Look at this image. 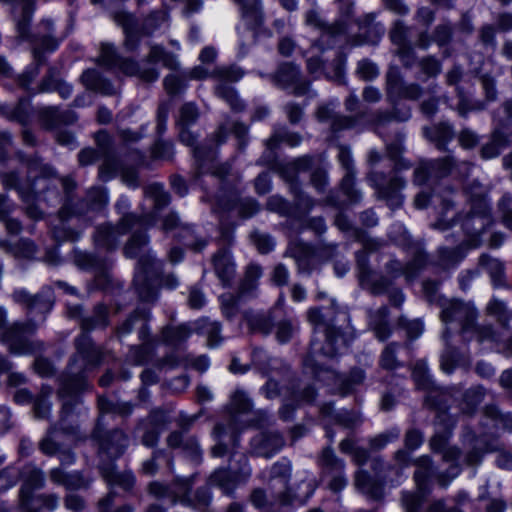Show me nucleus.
Returning <instances> with one entry per match:
<instances>
[{
	"label": "nucleus",
	"mask_w": 512,
	"mask_h": 512,
	"mask_svg": "<svg viewBox=\"0 0 512 512\" xmlns=\"http://www.w3.org/2000/svg\"><path fill=\"white\" fill-rule=\"evenodd\" d=\"M309 323L313 326V336L310 351L305 359V365L311 367L315 377L323 382H332L337 386L341 395L351 393L354 388L363 383L365 372L353 368L348 376H343L330 369H324L318 360L320 356L334 358L342 354L349 346L352 335L348 325L349 315L346 311L338 310L334 302L327 308H310L307 312Z\"/></svg>",
	"instance_id": "1"
},
{
	"label": "nucleus",
	"mask_w": 512,
	"mask_h": 512,
	"mask_svg": "<svg viewBox=\"0 0 512 512\" xmlns=\"http://www.w3.org/2000/svg\"><path fill=\"white\" fill-rule=\"evenodd\" d=\"M18 158L27 167V176L22 179L18 171H0V182L5 189L17 191L20 199L26 204V214L29 218L38 220L43 212L35 204L37 198L44 192L38 187L40 181L57 178L56 170L37 155L18 153Z\"/></svg>",
	"instance_id": "2"
},
{
	"label": "nucleus",
	"mask_w": 512,
	"mask_h": 512,
	"mask_svg": "<svg viewBox=\"0 0 512 512\" xmlns=\"http://www.w3.org/2000/svg\"><path fill=\"white\" fill-rule=\"evenodd\" d=\"M439 307L441 308V320L446 326L442 335L445 340V349L440 356V367L444 373L452 374L457 367L469 366L470 360L448 343L449 330L456 329L463 337H466L474 327L477 311L470 302L460 299H440Z\"/></svg>",
	"instance_id": "3"
},
{
	"label": "nucleus",
	"mask_w": 512,
	"mask_h": 512,
	"mask_svg": "<svg viewBox=\"0 0 512 512\" xmlns=\"http://www.w3.org/2000/svg\"><path fill=\"white\" fill-rule=\"evenodd\" d=\"M74 348L75 352L60 379L58 394L61 398H75L79 392L88 389V373L100 366L104 359L103 348L96 345L87 333H80L74 339Z\"/></svg>",
	"instance_id": "4"
},
{
	"label": "nucleus",
	"mask_w": 512,
	"mask_h": 512,
	"mask_svg": "<svg viewBox=\"0 0 512 512\" xmlns=\"http://www.w3.org/2000/svg\"><path fill=\"white\" fill-rule=\"evenodd\" d=\"M108 204V195L104 188L92 187L81 199L68 198L58 211V224L51 227L52 238L61 244L66 241L75 242L80 239L83 229H74L67 225L71 218L82 221L83 228L90 225L100 211Z\"/></svg>",
	"instance_id": "5"
},
{
	"label": "nucleus",
	"mask_w": 512,
	"mask_h": 512,
	"mask_svg": "<svg viewBox=\"0 0 512 512\" xmlns=\"http://www.w3.org/2000/svg\"><path fill=\"white\" fill-rule=\"evenodd\" d=\"M149 237L145 230L133 232L124 247L127 258L139 256L134 275V287L141 301L153 302L158 295L157 282L161 274L162 264L152 254L140 255L148 245Z\"/></svg>",
	"instance_id": "6"
},
{
	"label": "nucleus",
	"mask_w": 512,
	"mask_h": 512,
	"mask_svg": "<svg viewBox=\"0 0 512 512\" xmlns=\"http://www.w3.org/2000/svg\"><path fill=\"white\" fill-rule=\"evenodd\" d=\"M405 139L406 134L403 131H398L395 133L393 140L386 144L387 155L395 162L393 175L389 179L383 172L374 170L367 175V180L376 190L378 198L385 200L392 209L399 208L402 205L403 195L401 191L406 186L405 179L399 176L397 172L411 167L408 161L401 158L405 150Z\"/></svg>",
	"instance_id": "7"
},
{
	"label": "nucleus",
	"mask_w": 512,
	"mask_h": 512,
	"mask_svg": "<svg viewBox=\"0 0 512 512\" xmlns=\"http://www.w3.org/2000/svg\"><path fill=\"white\" fill-rule=\"evenodd\" d=\"M460 223L463 243L469 248H476L480 245V236L485 228L491 223L488 204L483 190L471 196V210L465 215H457L456 219L448 220L442 215L438 221L432 224L433 228L442 231L454 228Z\"/></svg>",
	"instance_id": "8"
},
{
	"label": "nucleus",
	"mask_w": 512,
	"mask_h": 512,
	"mask_svg": "<svg viewBox=\"0 0 512 512\" xmlns=\"http://www.w3.org/2000/svg\"><path fill=\"white\" fill-rule=\"evenodd\" d=\"M267 418L265 411H252V402L246 393L242 390H236L231 396L230 401V420L226 427L224 424H216L214 435L219 442L212 447L211 453L214 457H222L227 452V446L221 439L230 433L235 438V433L248 425H260Z\"/></svg>",
	"instance_id": "9"
},
{
	"label": "nucleus",
	"mask_w": 512,
	"mask_h": 512,
	"mask_svg": "<svg viewBox=\"0 0 512 512\" xmlns=\"http://www.w3.org/2000/svg\"><path fill=\"white\" fill-rule=\"evenodd\" d=\"M158 62L170 70H177L180 66L175 54L167 51L161 45H151L142 64L130 58H121L116 67L127 76H137L145 83H152L157 81L160 76V72L155 66Z\"/></svg>",
	"instance_id": "10"
},
{
	"label": "nucleus",
	"mask_w": 512,
	"mask_h": 512,
	"mask_svg": "<svg viewBox=\"0 0 512 512\" xmlns=\"http://www.w3.org/2000/svg\"><path fill=\"white\" fill-rule=\"evenodd\" d=\"M112 18L123 29L125 47L133 51L138 47L141 35H152L168 21L169 14L165 8L154 10L144 18L141 25L133 13L125 10L114 12Z\"/></svg>",
	"instance_id": "11"
},
{
	"label": "nucleus",
	"mask_w": 512,
	"mask_h": 512,
	"mask_svg": "<svg viewBox=\"0 0 512 512\" xmlns=\"http://www.w3.org/2000/svg\"><path fill=\"white\" fill-rule=\"evenodd\" d=\"M81 403L80 397L70 398L62 404L60 419L57 423L51 425L45 436L39 442V450L47 456H55L64 446L61 442V434L71 439H81L79 435V427L73 424H67L66 419Z\"/></svg>",
	"instance_id": "12"
},
{
	"label": "nucleus",
	"mask_w": 512,
	"mask_h": 512,
	"mask_svg": "<svg viewBox=\"0 0 512 512\" xmlns=\"http://www.w3.org/2000/svg\"><path fill=\"white\" fill-rule=\"evenodd\" d=\"M337 252L336 244L320 243L316 248L303 240L296 238L287 246L285 255L294 259L298 273L310 275L316 268L318 259H330Z\"/></svg>",
	"instance_id": "13"
},
{
	"label": "nucleus",
	"mask_w": 512,
	"mask_h": 512,
	"mask_svg": "<svg viewBox=\"0 0 512 512\" xmlns=\"http://www.w3.org/2000/svg\"><path fill=\"white\" fill-rule=\"evenodd\" d=\"M395 466H389L386 472H377L378 479H373L366 471L358 470L355 475V486L359 491L373 499H379L383 493L382 480L391 482L401 477L405 467L410 465V455L406 450H398L394 457Z\"/></svg>",
	"instance_id": "14"
},
{
	"label": "nucleus",
	"mask_w": 512,
	"mask_h": 512,
	"mask_svg": "<svg viewBox=\"0 0 512 512\" xmlns=\"http://www.w3.org/2000/svg\"><path fill=\"white\" fill-rule=\"evenodd\" d=\"M37 328V324L32 319L13 322L9 324L8 329L0 332V341L7 345L12 354L31 355L43 348L42 342L29 338Z\"/></svg>",
	"instance_id": "15"
},
{
	"label": "nucleus",
	"mask_w": 512,
	"mask_h": 512,
	"mask_svg": "<svg viewBox=\"0 0 512 512\" xmlns=\"http://www.w3.org/2000/svg\"><path fill=\"white\" fill-rule=\"evenodd\" d=\"M12 299L15 303L22 306L29 319L33 321L38 316L44 321L55 302L53 289L49 286L42 287L35 294H31L24 288L16 289L12 293Z\"/></svg>",
	"instance_id": "16"
},
{
	"label": "nucleus",
	"mask_w": 512,
	"mask_h": 512,
	"mask_svg": "<svg viewBox=\"0 0 512 512\" xmlns=\"http://www.w3.org/2000/svg\"><path fill=\"white\" fill-rule=\"evenodd\" d=\"M141 218L137 215H125L116 225L106 223L96 228L93 239L96 247L112 251L119 245L120 239L135 227H139Z\"/></svg>",
	"instance_id": "17"
},
{
	"label": "nucleus",
	"mask_w": 512,
	"mask_h": 512,
	"mask_svg": "<svg viewBox=\"0 0 512 512\" xmlns=\"http://www.w3.org/2000/svg\"><path fill=\"white\" fill-rule=\"evenodd\" d=\"M243 76L244 71L237 65L222 66L212 71V77L220 81L215 87V94L226 101L234 111H242L244 104L237 95L236 90L227 83L237 82Z\"/></svg>",
	"instance_id": "18"
},
{
	"label": "nucleus",
	"mask_w": 512,
	"mask_h": 512,
	"mask_svg": "<svg viewBox=\"0 0 512 512\" xmlns=\"http://www.w3.org/2000/svg\"><path fill=\"white\" fill-rule=\"evenodd\" d=\"M92 439L96 441L99 452L111 459L123 455L129 445L128 435L123 430L118 428L106 430L100 419L92 432Z\"/></svg>",
	"instance_id": "19"
},
{
	"label": "nucleus",
	"mask_w": 512,
	"mask_h": 512,
	"mask_svg": "<svg viewBox=\"0 0 512 512\" xmlns=\"http://www.w3.org/2000/svg\"><path fill=\"white\" fill-rule=\"evenodd\" d=\"M410 253L412 255V259L406 265H403L397 259H391L385 264V272L391 281L400 276H404L407 281H412L425 267L428 257L420 243L411 245Z\"/></svg>",
	"instance_id": "20"
},
{
	"label": "nucleus",
	"mask_w": 512,
	"mask_h": 512,
	"mask_svg": "<svg viewBox=\"0 0 512 512\" xmlns=\"http://www.w3.org/2000/svg\"><path fill=\"white\" fill-rule=\"evenodd\" d=\"M269 80L278 88L286 90L292 88L295 96H303L310 89V82L301 79L299 66L292 62H283L278 65L276 71L268 74Z\"/></svg>",
	"instance_id": "21"
},
{
	"label": "nucleus",
	"mask_w": 512,
	"mask_h": 512,
	"mask_svg": "<svg viewBox=\"0 0 512 512\" xmlns=\"http://www.w3.org/2000/svg\"><path fill=\"white\" fill-rule=\"evenodd\" d=\"M385 90L387 101L391 104L400 99L418 100L423 94V88L416 83H406L399 70L395 67L388 69L385 75Z\"/></svg>",
	"instance_id": "22"
},
{
	"label": "nucleus",
	"mask_w": 512,
	"mask_h": 512,
	"mask_svg": "<svg viewBox=\"0 0 512 512\" xmlns=\"http://www.w3.org/2000/svg\"><path fill=\"white\" fill-rule=\"evenodd\" d=\"M345 65L346 56L338 52L330 65L327 66L325 60L320 56H312L306 61V69L313 79H319L324 76L326 79L337 84H345Z\"/></svg>",
	"instance_id": "23"
},
{
	"label": "nucleus",
	"mask_w": 512,
	"mask_h": 512,
	"mask_svg": "<svg viewBox=\"0 0 512 512\" xmlns=\"http://www.w3.org/2000/svg\"><path fill=\"white\" fill-rule=\"evenodd\" d=\"M94 138L98 152L103 158L99 167V178L106 182L118 175L120 159L115 153L113 138L106 130L98 131Z\"/></svg>",
	"instance_id": "24"
},
{
	"label": "nucleus",
	"mask_w": 512,
	"mask_h": 512,
	"mask_svg": "<svg viewBox=\"0 0 512 512\" xmlns=\"http://www.w3.org/2000/svg\"><path fill=\"white\" fill-rule=\"evenodd\" d=\"M457 167V161L452 155H446L434 160H423L414 171V183L423 185L433 179L449 176Z\"/></svg>",
	"instance_id": "25"
},
{
	"label": "nucleus",
	"mask_w": 512,
	"mask_h": 512,
	"mask_svg": "<svg viewBox=\"0 0 512 512\" xmlns=\"http://www.w3.org/2000/svg\"><path fill=\"white\" fill-rule=\"evenodd\" d=\"M305 23L320 31L316 46L321 50L332 47L335 43V39L344 34L346 30V25L343 21H335L331 24L327 23L314 8L305 13Z\"/></svg>",
	"instance_id": "26"
},
{
	"label": "nucleus",
	"mask_w": 512,
	"mask_h": 512,
	"mask_svg": "<svg viewBox=\"0 0 512 512\" xmlns=\"http://www.w3.org/2000/svg\"><path fill=\"white\" fill-rule=\"evenodd\" d=\"M23 484L19 491V505L21 512H39L31 506L33 491L42 489L45 486L46 478L44 472L35 465H26L19 473Z\"/></svg>",
	"instance_id": "27"
},
{
	"label": "nucleus",
	"mask_w": 512,
	"mask_h": 512,
	"mask_svg": "<svg viewBox=\"0 0 512 512\" xmlns=\"http://www.w3.org/2000/svg\"><path fill=\"white\" fill-rule=\"evenodd\" d=\"M168 423V414L161 409H154L146 418L140 419L136 429L143 431L141 438L142 445L148 448L156 447L159 442L160 435L165 430Z\"/></svg>",
	"instance_id": "28"
},
{
	"label": "nucleus",
	"mask_w": 512,
	"mask_h": 512,
	"mask_svg": "<svg viewBox=\"0 0 512 512\" xmlns=\"http://www.w3.org/2000/svg\"><path fill=\"white\" fill-rule=\"evenodd\" d=\"M162 230L164 232L176 230V236L179 237L187 247L191 248L195 252H201L208 244L206 239L195 235L192 226L182 223L179 215L174 211L168 213L163 218Z\"/></svg>",
	"instance_id": "29"
},
{
	"label": "nucleus",
	"mask_w": 512,
	"mask_h": 512,
	"mask_svg": "<svg viewBox=\"0 0 512 512\" xmlns=\"http://www.w3.org/2000/svg\"><path fill=\"white\" fill-rule=\"evenodd\" d=\"M234 209H238V213L241 217L250 218L260 211V204L251 197L237 198L232 192L218 195L212 206V212L217 214L229 212Z\"/></svg>",
	"instance_id": "30"
},
{
	"label": "nucleus",
	"mask_w": 512,
	"mask_h": 512,
	"mask_svg": "<svg viewBox=\"0 0 512 512\" xmlns=\"http://www.w3.org/2000/svg\"><path fill=\"white\" fill-rule=\"evenodd\" d=\"M337 158L341 167L345 171L340 183L341 190L350 203H359L362 198V194L355 188L356 170L350 149L343 145L338 146Z\"/></svg>",
	"instance_id": "31"
},
{
	"label": "nucleus",
	"mask_w": 512,
	"mask_h": 512,
	"mask_svg": "<svg viewBox=\"0 0 512 512\" xmlns=\"http://www.w3.org/2000/svg\"><path fill=\"white\" fill-rule=\"evenodd\" d=\"M144 194L153 201V209L151 212L137 215L138 218H141L140 223H138L139 227L146 229L156 224L158 213L169 205L171 197L161 183H152L146 186L144 188Z\"/></svg>",
	"instance_id": "32"
},
{
	"label": "nucleus",
	"mask_w": 512,
	"mask_h": 512,
	"mask_svg": "<svg viewBox=\"0 0 512 512\" xmlns=\"http://www.w3.org/2000/svg\"><path fill=\"white\" fill-rule=\"evenodd\" d=\"M353 238L363 246V249L355 253L359 281H363L372 272L369 265V254L380 249L382 242L370 237L366 231L359 228L353 229Z\"/></svg>",
	"instance_id": "33"
},
{
	"label": "nucleus",
	"mask_w": 512,
	"mask_h": 512,
	"mask_svg": "<svg viewBox=\"0 0 512 512\" xmlns=\"http://www.w3.org/2000/svg\"><path fill=\"white\" fill-rule=\"evenodd\" d=\"M291 476V466L287 462H277L271 468L270 490L281 504H290L294 496L288 489Z\"/></svg>",
	"instance_id": "34"
},
{
	"label": "nucleus",
	"mask_w": 512,
	"mask_h": 512,
	"mask_svg": "<svg viewBox=\"0 0 512 512\" xmlns=\"http://www.w3.org/2000/svg\"><path fill=\"white\" fill-rule=\"evenodd\" d=\"M58 41L51 35H45L41 39L40 48L33 49V57L35 64H32L26 68V70L20 74L17 78V82L20 87L28 90L30 84L39 74V65L45 62V57L41 50L53 51L57 48Z\"/></svg>",
	"instance_id": "35"
},
{
	"label": "nucleus",
	"mask_w": 512,
	"mask_h": 512,
	"mask_svg": "<svg viewBox=\"0 0 512 512\" xmlns=\"http://www.w3.org/2000/svg\"><path fill=\"white\" fill-rule=\"evenodd\" d=\"M285 440L277 431H263L251 440L253 452L262 457L270 458L278 453L284 446Z\"/></svg>",
	"instance_id": "36"
},
{
	"label": "nucleus",
	"mask_w": 512,
	"mask_h": 512,
	"mask_svg": "<svg viewBox=\"0 0 512 512\" xmlns=\"http://www.w3.org/2000/svg\"><path fill=\"white\" fill-rule=\"evenodd\" d=\"M149 319L150 311L148 309H135L120 325L116 327V337L121 340L134 330L136 324L141 323L138 331V337L140 340H146L150 334V328L148 326Z\"/></svg>",
	"instance_id": "37"
},
{
	"label": "nucleus",
	"mask_w": 512,
	"mask_h": 512,
	"mask_svg": "<svg viewBox=\"0 0 512 512\" xmlns=\"http://www.w3.org/2000/svg\"><path fill=\"white\" fill-rule=\"evenodd\" d=\"M39 123L45 130H53L61 125H72L78 117L72 110H61L57 106H45L38 110Z\"/></svg>",
	"instance_id": "38"
},
{
	"label": "nucleus",
	"mask_w": 512,
	"mask_h": 512,
	"mask_svg": "<svg viewBox=\"0 0 512 512\" xmlns=\"http://www.w3.org/2000/svg\"><path fill=\"white\" fill-rule=\"evenodd\" d=\"M336 106L337 105L333 102L319 105L316 110V118L318 121L329 122L334 132L353 128L357 123V119L355 117L337 114L335 111Z\"/></svg>",
	"instance_id": "39"
},
{
	"label": "nucleus",
	"mask_w": 512,
	"mask_h": 512,
	"mask_svg": "<svg viewBox=\"0 0 512 512\" xmlns=\"http://www.w3.org/2000/svg\"><path fill=\"white\" fill-rule=\"evenodd\" d=\"M190 483L187 479L180 480L178 502L197 510H204L211 502V493L208 487L198 488L193 497L189 496Z\"/></svg>",
	"instance_id": "40"
},
{
	"label": "nucleus",
	"mask_w": 512,
	"mask_h": 512,
	"mask_svg": "<svg viewBox=\"0 0 512 512\" xmlns=\"http://www.w3.org/2000/svg\"><path fill=\"white\" fill-rule=\"evenodd\" d=\"M3 3L10 4L13 9L20 6L21 12L16 19V28L22 39H28L29 26L36 10L37 0H0Z\"/></svg>",
	"instance_id": "41"
},
{
	"label": "nucleus",
	"mask_w": 512,
	"mask_h": 512,
	"mask_svg": "<svg viewBox=\"0 0 512 512\" xmlns=\"http://www.w3.org/2000/svg\"><path fill=\"white\" fill-rule=\"evenodd\" d=\"M424 137L435 144L440 151H446L447 144L454 139L453 126L447 122H440L422 129Z\"/></svg>",
	"instance_id": "42"
},
{
	"label": "nucleus",
	"mask_w": 512,
	"mask_h": 512,
	"mask_svg": "<svg viewBox=\"0 0 512 512\" xmlns=\"http://www.w3.org/2000/svg\"><path fill=\"white\" fill-rule=\"evenodd\" d=\"M276 311V309H270L265 312L247 313L245 318L249 329L263 336L270 335L277 320Z\"/></svg>",
	"instance_id": "43"
},
{
	"label": "nucleus",
	"mask_w": 512,
	"mask_h": 512,
	"mask_svg": "<svg viewBox=\"0 0 512 512\" xmlns=\"http://www.w3.org/2000/svg\"><path fill=\"white\" fill-rule=\"evenodd\" d=\"M229 132H232L237 139L238 149L244 150L248 144V127L241 122H225L221 124L212 141H214L216 145L224 143Z\"/></svg>",
	"instance_id": "44"
},
{
	"label": "nucleus",
	"mask_w": 512,
	"mask_h": 512,
	"mask_svg": "<svg viewBox=\"0 0 512 512\" xmlns=\"http://www.w3.org/2000/svg\"><path fill=\"white\" fill-rule=\"evenodd\" d=\"M81 81L87 89L102 95L111 96L117 93V89L112 82L102 76L96 69L84 71L81 75Z\"/></svg>",
	"instance_id": "45"
},
{
	"label": "nucleus",
	"mask_w": 512,
	"mask_h": 512,
	"mask_svg": "<svg viewBox=\"0 0 512 512\" xmlns=\"http://www.w3.org/2000/svg\"><path fill=\"white\" fill-rule=\"evenodd\" d=\"M81 81L87 89L102 95L111 96L117 93V89L112 82L102 76L96 69L84 71L81 75Z\"/></svg>",
	"instance_id": "46"
},
{
	"label": "nucleus",
	"mask_w": 512,
	"mask_h": 512,
	"mask_svg": "<svg viewBox=\"0 0 512 512\" xmlns=\"http://www.w3.org/2000/svg\"><path fill=\"white\" fill-rule=\"evenodd\" d=\"M321 413L324 417L332 418L336 423L344 428L353 429L362 424V418L356 410L335 411L331 403H326L321 407Z\"/></svg>",
	"instance_id": "47"
},
{
	"label": "nucleus",
	"mask_w": 512,
	"mask_h": 512,
	"mask_svg": "<svg viewBox=\"0 0 512 512\" xmlns=\"http://www.w3.org/2000/svg\"><path fill=\"white\" fill-rule=\"evenodd\" d=\"M49 477L52 482L62 485L68 490L87 488L90 483V480L85 478L80 472L66 473L60 468L51 469Z\"/></svg>",
	"instance_id": "48"
},
{
	"label": "nucleus",
	"mask_w": 512,
	"mask_h": 512,
	"mask_svg": "<svg viewBox=\"0 0 512 512\" xmlns=\"http://www.w3.org/2000/svg\"><path fill=\"white\" fill-rule=\"evenodd\" d=\"M213 266L217 277L224 285L230 284L235 275V264L231 254L226 249L219 250L213 256Z\"/></svg>",
	"instance_id": "49"
},
{
	"label": "nucleus",
	"mask_w": 512,
	"mask_h": 512,
	"mask_svg": "<svg viewBox=\"0 0 512 512\" xmlns=\"http://www.w3.org/2000/svg\"><path fill=\"white\" fill-rule=\"evenodd\" d=\"M109 308L108 306L98 303L94 306L91 315L81 319V333L89 334L95 329L106 328L109 325Z\"/></svg>",
	"instance_id": "50"
},
{
	"label": "nucleus",
	"mask_w": 512,
	"mask_h": 512,
	"mask_svg": "<svg viewBox=\"0 0 512 512\" xmlns=\"http://www.w3.org/2000/svg\"><path fill=\"white\" fill-rule=\"evenodd\" d=\"M102 476L110 487H119L124 491H130L135 484L134 475L129 472H118L113 464L101 469Z\"/></svg>",
	"instance_id": "51"
},
{
	"label": "nucleus",
	"mask_w": 512,
	"mask_h": 512,
	"mask_svg": "<svg viewBox=\"0 0 512 512\" xmlns=\"http://www.w3.org/2000/svg\"><path fill=\"white\" fill-rule=\"evenodd\" d=\"M455 388H441L434 386L431 388L425 397V404L440 413H445L449 408V403L453 397Z\"/></svg>",
	"instance_id": "52"
},
{
	"label": "nucleus",
	"mask_w": 512,
	"mask_h": 512,
	"mask_svg": "<svg viewBox=\"0 0 512 512\" xmlns=\"http://www.w3.org/2000/svg\"><path fill=\"white\" fill-rule=\"evenodd\" d=\"M262 275V269L256 264H250L245 271L244 279L242 280L237 293L240 297L246 299L256 296L258 287V280Z\"/></svg>",
	"instance_id": "53"
},
{
	"label": "nucleus",
	"mask_w": 512,
	"mask_h": 512,
	"mask_svg": "<svg viewBox=\"0 0 512 512\" xmlns=\"http://www.w3.org/2000/svg\"><path fill=\"white\" fill-rule=\"evenodd\" d=\"M241 18L249 30L254 34L260 30L265 22V13L262 0L240 10Z\"/></svg>",
	"instance_id": "54"
},
{
	"label": "nucleus",
	"mask_w": 512,
	"mask_h": 512,
	"mask_svg": "<svg viewBox=\"0 0 512 512\" xmlns=\"http://www.w3.org/2000/svg\"><path fill=\"white\" fill-rule=\"evenodd\" d=\"M507 145L508 137L506 133L502 130V127H496L491 134L490 141L482 146L480 155L485 160L496 158Z\"/></svg>",
	"instance_id": "55"
},
{
	"label": "nucleus",
	"mask_w": 512,
	"mask_h": 512,
	"mask_svg": "<svg viewBox=\"0 0 512 512\" xmlns=\"http://www.w3.org/2000/svg\"><path fill=\"white\" fill-rule=\"evenodd\" d=\"M485 397V389L482 386L471 387L466 390L459 403L460 412L466 416H472Z\"/></svg>",
	"instance_id": "56"
},
{
	"label": "nucleus",
	"mask_w": 512,
	"mask_h": 512,
	"mask_svg": "<svg viewBox=\"0 0 512 512\" xmlns=\"http://www.w3.org/2000/svg\"><path fill=\"white\" fill-rule=\"evenodd\" d=\"M192 334V329L188 324H180L178 326H165L161 331V340L163 343L178 347Z\"/></svg>",
	"instance_id": "57"
},
{
	"label": "nucleus",
	"mask_w": 512,
	"mask_h": 512,
	"mask_svg": "<svg viewBox=\"0 0 512 512\" xmlns=\"http://www.w3.org/2000/svg\"><path fill=\"white\" fill-rule=\"evenodd\" d=\"M479 266L489 274L495 288L504 287L506 285L504 279V265L498 259L483 254L479 258Z\"/></svg>",
	"instance_id": "58"
},
{
	"label": "nucleus",
	"mask_w": 512,
	"mask_h": 512,
	"mask_svg": "<svg viewBox=\"0 0 512 512\" xmlns=\"http://www.w3.org/2000/svg\"><path fill=\"white\" fill-rule=\"evenodd\" d=\"M436 199L440 200L443 210L441 216L443 215L445 217V214L454 208V202L450 197L442 196L436 189H433L432 192L424 190L419 192L415 197L414 204L417 208L423 209L430 203H434Z\"/></svg>",
	"instance_id": "59"
},
{
	"label": "nucleus",
	"mask_w": 512,
	"mask_h": 512,
	"mask_svg": "<svg viewBox=\"0 0 512 512\" xmlns=\"http://www.w3.org/2000/svg\"><path fill=\"white\" fill-rule=\"evenodd\" d=\"M487 314L496 319V321L504 328L508 327L509 321L512 319V309L507 303L497 297H492L486 306Z\"/></svg>",
	"instance_id": "60"
},
{
	"label": "nucleus",
	"mask_w": 512,
	"mask_h": 512,
	"mask_svg": "<svg viewBox=\"0 0 512 512\" xmlns=\"http://www.w3.org/2000/svg\"><path fill=\"white\" fill-rule=\"evenodd\" d=\"M318 463L323 474L327 476L340 473L345 467L344 461L335 454L331 446H327L322 450Z\"/></svg>",
	"instance_id": "61"
},
{
	"label": "nucleus",
	"mask_w": 512,
	"mask_h": 512,
	"mask_svg": "<svg viewBox=\"0 0 512 512\" xmlns=\"http://www.w3.org/2000/svg\"><path fill=\"white\" fill-rule=\"evenodd\" d=\"M389 310L386 306H381L369 316V323L372 326L376 337L384 341L390 336V328L388 325Z\"/></svg>",
	"instance_id": "62"
},
{
	"label": "nucleus",
	"mask_w": 512,
	"mask_h": 512,
	"mask_svg": "<svg viewBox=\"0 0 512 512\" xmlns=\"http://www.w3.org/2000/svg\"><path fill=\"white\" fill-rule=\"evenodd\" d=\"M417 470L414 473V479L420 494H425L427 482L434 475L432 461L428 456H421L416 461Z\"/></svg>",
	"instance_id": "63"
},
{
	"label": "nucleus",
	"mask_w": 512,
	"mask_h": 512,
	"mask_svg": "<svg viewBox=\"0 0 512 512\" xmlns=\"http://www.w3.org/2000/svg\"><path fill=\"white\" fill-rule=\"evenodd\" d=\"M53 389L50 386H42L39 394L33 399V412L37 419H48L51 413L52 403L50 398Z\"/></svg>",
	"instance_id": "64"
}]
</instances>
